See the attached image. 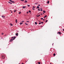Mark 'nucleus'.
<instances>
[{
	"instance_id": "nucleus-1",
	"label": "nucleus",
	"mask_w": 64,
	"mask_h": 64,
	"mask_svg": "<svg viewBox=\"0 0 64 64\" xmlns=\"http://www.w3.org/2000/svg\"><path fill=\"white\" fill-rule=\"evenodd\" d=\"M2 58L3 59H5V56L4 55H2L1 56Z\"/></svg>"
},
{
	"instance_id": "nucleus-43",
	"label": "nucleus",
	"mask_w": 64,
	"mask_h": 64,
	"mask_svg": "<svg viewBox=\"0 0 64 64\" xmlns=\"http://www.w3.org/2000/svg\"><path fill=\"white\" fill-rule=\"evenodd\" d=\"M13 38V37H12V38Z\"/></svg>"
},
{
	"instance_id": "nucleus-53",
	"label": "nucleus",
	"mask_w": 64,
	"mask_h": 64,
	"mask_svg": "<svg viewBox=\"0 0 64 64\" xmlns=\"http://www.w3.org/2000/svg\"><path fill=\"white\" fill-rule=\"evenodd\" d=\"M43 14H44V13H43Z\"/></svg>"
},
{
	"instance_id": "nucleus-27",
	"label": "nucleus",
	"mask_w": 64,
	"mask_h": 64,
	"mask_svg": "<svg viewBox=\"0 0 64 64\" xmlns=\"http://www.w3.org/2000/svg\"><path fill=\"white\" fill-rule=\"evenodd\" d=\"M40 11H43V10H42V9H40Z\"/></svg>"
},
{
	"instance_id": "nucleus-17",
	"label": "nucleus",
	"mask_w": 64,
	"mask_h": 64,
	"mask_svg": "<svg viewBox=\"0 0 64 64\" xmlns=\"http://www.w3.org/2000/svg\"><path fill=\"white\" fill-rule=\"evenodd\" d=\"M35 24H36V25H37V23L36 22H35Z\"/></svg>"
},
{
	"instance_id": "nucleus-20",
	"label": "nucleus",
	"mask_w": 64,
	"mask_h": 64,
	"mask_svg": "<svg viewBox=\"0 0 64 64\" xmlns=\"http://www.w3.org/2000/svg\"><path fill=\"white\" fill-rule=\"evenodd\" d=\"M10 25H11L12 26H13V24H10Z\"/></svg>"
},
{
	"instance_id": "nucleus-5",
	"label": "nucleus",
	"mask_w": 64,
	"mask_h": 64,
	"mask_svg": "<svg viewBox=\"0 0 64 64\" xmlns=\"http://www.w3.org/2000/svg\"><path fill=\"white\" fill-rule=\"evenodd\" d=\"M16 38V36H14L13 40H15V39Z\"/></svg>"
},
{
	"instance_id": "nucleus-6",
	"label": "nucleus",
	"mask_w": 64,
	"mask_h": 64,
	"mask_svg": "<svg viewBox=\"0 0 64 64\" xmlns=\"http://www.w3.org/2000/svg\"><path fill=\"white\" fill-rule=\"evenodd\" d=\"M16 36H18V33H16Z\"/></svg>"
},
{
	"instance_id": "nucleus-24",
	"label": "nucleus",
	"mask_w": 64,
	"mask_h": 64,
	"mask_svg": "<svg viewBox=\"0 0 64 64\" xmlns=\"http://www.w3.org/2000/svg\"><path fill=\"white\" fill-rule=\"evenodd\" d=\"M56 55V54H54V56H55Z\"/></svg>"
},
{
	"instance_id": "nucleus-4",
	"label": "nucleus",
	"mask_w": 64,
	"mask_h": 64,
	"mask_svg": "<svg viewBox=\"0 0 64 64\" xmlns=\"http://www.w3.org/2000/svg\"><path fill=\"white\" fill-rule=\"evenodd\" d=\"M26 7V6H24L22 7V8H23L24 9V8H25Z\"/></svg>"
},
{
	"instance_id": "nucleus-35",
	"label": "nucleus",
	"mask_w": 64,
	"mask_h": 64,
	"mask_svg": "<svg viewBox=\"0 0 64 64\" xmlns=\"http://www.w3.org/2000/svg\"><path fill=\"white\" fill-rule=\"evenodd\" d=\"M43 18H41V20H43Z\"/></svg>"
},
{
	"instance_id": "nucleus-32",
	"label": "nucleus",
	"mask_w": 64,
	"mask_h": 64,
	"mask_svg": "<svg viewBox=\"0 0 64 64\" xmlns=\"http://www.w3.org/2000/svg\"><path fill=\"white\" fill-rule=\"evenodd\" d=\"M42 24H43V22H40Z\"/></svg>"
},
{
	"instance_id": "nucleus-21",
	"label": "nucleus",
	"mask_w": 64,
	"mask_h": 64,
	"mask_svg": "<svg viewBox=\"0 0 64 64\" xmlns=\"http://www.w3.org/2000/svg\"><path fill=\"white\" fill-rule=\"evenodd\" d=\"M16 10H14V12H16Z\"/></svg>"
},
{
	"instance_id": "nucleus-26",
	"label": "nucleus",
	"mask_w": 64,
	"mask_h": 64,
	"mask_svg": "<svg viewBox=\"0 0 64 64\" xmlns=\"http://www.w3.org/2000/svg\"><path fill=\"white\" fill-rule=\"evenodd\" d=\"M10 2H12V0H10Z\"/></svg>"
},
{
	"instance_id": "nucleus-10",
	"label": "nucleus",
	"mask_w": 64,
	"mask_h": 64,
	"mask_svg": "<svg viewBox=\"0 0 64 64\" xmlns=\"http://www.w3.org/2000/svg\"><path fill=\"white\" fill-rule=\"evenodd\" d=\"M25 24H26V25H28V24L26 22L25 23Z\"/></svg>"
},
{
	"instance_id": "nucleus-23",
	"label": "nucleus",
	"mask_w": 64,
	"mask_h": 64,
	"mask_svg": "<svg viewBox=\"0 0 64 64\" xmlns=\"http://www.w3.org/2000/svg\"><path fill=\"white\" fill-rule=\"evenodd\" d=\"M38 11H40V8H38Z\"/></svg>"
},
{
	"instance_id": "nucleus-40",
	"label": "nucleus",
	"mask_w": 64,
	"mask_h": 64,
	"mask_svg": "<svg viewBox=\"0 0 64 64\" xmlns=\"http://www.w3.org/2000/svg\"><path fill=\"white\" fill-rule=\"evenodd\" d=\"M11 13H13V12H12V11H11Z\"/></svg>"
},
{
	"instance_id": "nucleus-39",
	"label": "nucleus",
	"mask_w": 64,
	"mask_h": 64,
	"mask_svg": "<svg viewBox=\"0 0 64 64\" xmlns=\"http://www.w3.org/2000/svg\"><path fill=\"white\" fill-rule=\"evenodd\" d=\"M62 30L63 31H64V29H63Z\"/></svg>"
},
{
	"instance_id": "nucleus-42",
	"label": "nucleus",
	"mask_w": 64,
	"mask_h": 64,
	"mask_svg": "<svg viewBox=\"0 0 64 64\" xmlns=\"http://www.w3.org/2000/svg\"><path fill=\"white\" fill-rule=\"evenodd\" d=\"M38 6H40V4H38Z\"/></svg>"
},
{
	"instance_id": "nucleus-29",
	"label": "nucleus",
	"mask_w": 64,
	"mask_h": 64,
	"mask_svg": "<svg viewBox=\"0 0 64 64\" xmlns=\"http://www.w3.org/2000/svg\"><path fill=\"white\" fill-rule=\"evenodd\" d=\"M29 13H30V12H31V11L30 10H29Z\"/></svg>"
},
{
	"instance_id": "nucleus-13",
	"label": "nucleus",
	"mask_w": 64,
	"mask_h": 64,
	"mask_svg": "<svg viewBox=\"0 0 64 64\" xmlns=\"http://www.w3.org/2000/svg\"><path fill=\"white\" fill-rule=\"evenodd\" d=\"M12 3H15V2L13 1H12Z\"/></svg>"
},
{
	"instance_id": "nucleus-55",
	"label": "nucleus",
	"mask_w": 64,
	"mask_h": 64,
	"mask_svg": "<svg viewBox=\"0 0 64 64\" xmlns=\"http://www.w3.org/2000/svg\"><path fill=\"white\" fill-rule=\"evenodd\" d=\"M50 64H51V63H50Z\"/></svg>"
},
{
	"instance_id": "nucleus-49",
	"label": "nucleus",
	"mask_w": 64,
	"mask_h": 64,
	"mask_svg": "<svg viewBox=\"0 0 64 64\" xmlns=\"http://www.w3.org/2000/svg\"><path fill=\"white\" fill-rule=\"evenodd\" d=\"M41 15H42V14H41Z\"/></svg>"
},
{
	"instance_id": "nucleus-47",
	"label": "nucleus",
	"mask_w": 64,
	"mask_h": 64,
	"mask_svg": "<svg viewBox=\"0 0 64 64\" xmlns=\"http://www.w3.org/2000/svg\"><path fill=\"white\" fill-rule=\"evenodd\" d=\"M28 12H27V14H28Z\"/></svg>"
},
{
	"instance_id": "nucleus-18",
	"label": "nucleus",
	"mask_w": 64,
	"mask_h": 64,
	"mask_svg": "<svg viewBox=\"0 0 64 64\" xmlns=\"http://www.w3.org/2000/svg\"><path fill=\"white\" fill-rule=\"evenodd\" d=\"M22 24H23V23H22V22H20V25H21Z\"/></svg>"
},
{
	"instance_id": "nucleus-31",
	"label": "nucleus",
	"mask_w": 64,
	"mask_h": 64,
	"mask_svg": "<svg viewBox=\"0 0 64 64\" xmlns=\"http://www.w3.org/2000/svg\"><path fill=\"white\" fill-rule=\"evenodd\" d=\"M38 64H40V62H38Z\"/></svg>"
},
{
	"instance_id": "nucleus-30",
	"label": "nucleus",
	"mask_w": 64,
	"mask_h": 64,
	"mask_svg": "<svg viewBox=\"0 0 64 64\" xmlns=\"http://www.w3.org/2000/svg\"><path fill=\"white\" fill-rule=\"evenodd\" d=\"M2 35H3L4 34V33H2Z\"/></svg>"
},
{
	"instance_id": "nucleus-36",
	"label": "nucleus",
	"mask_w": 64,
	"mask_h": 64,
	"mask_svg": "<svg viewBox=\"0 0 64 64\" xmlns=\"http://www.w3.org/2000/svg\"><path fill=\"white\" fill-rule=\"evenodd\" d=\"M47 21H48V20H46V22H47Z\"/></svg>"
},
{
	"instance_id": "nucleus-28",
	"label": "nucleus",
	"mask_w": 64,
	"mask_h": 64,
	"mask_svg": "<svg viewBox=\"0 0 64 64\" xmlns=\"http://www.w3.org/2000/svg\"><path fill=\"white\" fill-rule=\"evenodd\" d=\"M33 8H35V6H32Z\"/></svg>"
},
{
	"instance_id": "nucleus-33",
	"label": "nucleus",
	"mask_w": 64,
	"mask_h": 64,
	"mask_svg": "<svg viewBox=\"0 0 64 64\" xmlns=\"http://www.w3.org/2000/svg\"><path fill=\"white\" fill-rule=\"evenodd\" d=\"M22 23H23V22H24V21H22Z\"/></svg>"
},
{
	"instance_id": "nucleus-8",
	"label": "nucleus",
	"mask_w": 64,
	"mask_h": 64,
	"mask_svg": "<svg viewBox=\"0 0 64 64\" xmlns=\"http://www.w3.org/2000/svg\"><path fill=\"white\" fill-rule=\"evenodd\" d=\"M37 9H38V8H39V6H38L37 7H36Z\"/></svg>"
},
{
	"instance_id": "nucleus-15",
	"label": "nucleus",
	"mask_w": 64,
	"mask_h": 64,
	"mask_svg": "<svg viewBox=\"0 0 64 64\" xmlns=\"http://www.w3.org/2000/svg\"><path fill=\"white\" fill-rule=\"evenodd\" d=\"M47 17V16L46 15L45 16H44V18H46V17Z\"/></svg>"
},
{
	"instance_id": "nucleus-52",
	"label": "nucleus",
	"mask_w": 64,
	"mask_h": 64,
	"mask_svg": "<svg viewBox=\"0 0 64 64\" xmlns=\"http://www.w3.org/2000/svg\"><path fill=\"white\" fill-rule=\"evenodd\" d=\"M40 8V9H41V8Z\"/></svg>"
},
{
	"instance_id": "nucleus-38",
	"label": "nucleus",
	"mask_w": 64,
	"mask_h": 64,
	"mask_svg": "<svg viewBox=\"0 0 64 64\" xmlns=\"http://www.w3.org/2000/svg\"><path fill=\"white\" fill-rule=\"evenodd\" d=\"M26 22H29V21H26Z\"/></svg>"
},
{
	"instance_id": "nucleus-14",
	"label": "nucleus",
	"mask_w": 64,
	"mask_h": 64,
	"mask_svg": "<svg viewBox=\"0 0 64 64\" xmlns=\"http://www.w3.org/2000/svg\"><path fill=\"white\" fill-rule=\"evenodd\" d=\"M8 3H10V4H12V3L10 2H8Z\"/></svg>"
},
{
	"instance_id": "nucleus-37",
	"label": "nucleus",
	"mask_w": 64,
	"mask_h": 64,
	"mask_svg": "<svg viewBox=\"0 0 64 64\" xmlns=\"http://www.w3.org/2000/svg\"><path fill=\"white\" fill-rule=\"evenodd\" d=\"M41 22H39V24H41Z\"/></svg>"
},
{
	"instance_id": "nucleus-3",
	"label": "nucleus",
	"mask_w": 64,
	"mask_h": 64,
	"mask_svg": "<svg viewBox=\"0 0 64 64\" xmlns=\"http://www.w3.org/2000/svg\"><path fill=\"white\" fill-rule=\"evenodd\" d=\"M13 40H14L13 39L12 40V39H10V42H12V41H13Z\"/></svg>"
},
{
	"instance_id": "nucleus-19",
	"label": "nucleus",
	"mask_w": 64,
	"mask_h": 64,
	"mask_svg": "<svg viewBox=\"0 0 64 64\" xmlns=\"http://www.w3.org/2000/svg\"><path fill=\"white\" fill-rule=\"evenodd\" d=\"M43 12L44 13H46V12H45L44 10H43Z\"/></svg>"
},
{
	"instance_id": "nucleus-51",
	"label": "nucleus",
	"mask_w": 64,
	"mask_h": 64,
	"mask_svg": "<svg viewBox=\"0 0 64 64\" xmlns=\"http://www.w3.org/2000/svg\"><path fill=\"white\" fill-rule=\"evenodd\" d=\"M53 45V44H52V45Z\"/></svg>"
},
{
	"instance_id": "nucleus-16",
	"label": "nucleus",
	"mask_w": 64,
	"mask_h": 64,
	"mask_svg": "<svg viewBox=\"0 0 64 64\" xmlns=\"http://www.w3.org/2000/svg\"><path fill=\"white\" fill-rule=\"evenodd\" d=\"M49 1H48L47 2V4H49Z\"/></svg>"
},
{
	"instance_id": "nucleus-50",
	"label": "nucleus",
	"mask_w": 64,
	"mask_h": 64,
	"mask_svg": "<svg viewBox=\"0 0 64 64\" xmlns=\"http://www.w3.org/2000/svg\"><path fill=\"white\" fill-rule=\"evenodd\" d=\"M39 22H40V21H39Z\"/></svg>"
},
{
	"instance_id": "nucleus-11",
	"label": "nucleus",
	"mask_w": 64,
	"mask_h": 64,
	"mask_svg": "<svg viewBox=\"0 0 64 64\" xmlns=\"http://www.w3.org/2000/svg\"><path fill=\"white\" fill-rule=\"evenodd\" d=\"M27 0H25L24 2V3H27Z\"/></svg>"
},
{
	"instance_id": "nucleus-48",
	"label": "nucleus",
	"mask_w": 64,
	"mask_h": 64,
	"mask_svg": "<svg viewBox=\"0 0 64 64\" xmlns=\"http://www.w3.org/2000/svg\"><path fill=\"white\" fill-rule=\"evenodd\" d=\"M38 16H40V14H39Z\"/></svg>"
},
{
	"instance_id": "nucleus-41",
	"label": "nucleus",
	"mask_w": 64,
	"mask_h": 64,
	"mask_svg": "<svg viewBox=\"0 0 64 64\" xmlns=\"http://www.w3.org/2000/svg\"><path fill=\"white\" fill-rule=\"evenodd\" d=\"M32 9L33 10H34V8H32Z\"/></svg>"
},
{
	"instance_id": "nucleus-2",
	"label": "nucleus",
	"mask_w": 64,
	"mask_h": 64,
	"mask_svg": "<svg viewBox=\"0 0 64 64\" xmlns=\"http://www.w3.org/2000/svg\"><path fill=\"white\" fill-rule=\"evenodd\" d=\"M58 33L59 34H60V35H61L62 34V33H61L60 32H58Z\"/></svg>"
},
{
	"instance_id": "nucleus-34",
	"label": "nucleus",
	"mask_w": 64,
	"mask_h": 64,
	"mask_svg": "<svg viewBox=\"0 0 64 64\" xmlns=\"http://www.w3.org/2000/svg\"><path fill=\"white\" fill-rule=\"evenodd\" d=\"M28 7H30V5H28Z\"/></svg>"
},
{
	"instance_id": "nucleus-12",
	"label": "nucleus",
	"mask_w": 64,
	"mask_h": 64,
	"mask_svg": "<svg viewBox=\"0 0 64 64\" xmlns=\"http://www.w3.org/2000/svg\"><path fill=\"white\" fill-rule=\"evenodd\" d=\"M21 12H20L18 13V14H21Z\"/></svg>"
},
{
	"instance_id": "nucleus-22",
	"label": "nucleus",
	"mask_w": 64,
	"mask_h": 64,
	"mask_svg": "<svg viewBox=\"0 0 64 64\" xmlns=\"http://www.w3.org/2000/svg\"><path fill=\"white\" fill-rule=\"evenodd\" d=\"M38 3H35V4L36 5V4H38Z\"/></svg>"
},
{
	"instance_id": "nucleus-25",
	"label": "nucleus",
	"mask_w": 64,
	"mask_h": 64,
	"mask_svg": "<svg viewBox=\"0 0 64 64\" xmlns=\"http://www.w3.org/2000/svg\"><path fill=\"white\" fill-rule=\"evenodd\" d=\"M20 1H22L24 2V0H20Z\"/></svg>"
},
{
	"instance_id": "nucleus-54",
	"label": "nucleus",
	"mask_w": 64,
	"mask_h": 64,
	"mask_svg": "<svg viewBox=\"0 0 64 64\" xmlns=\"http://www.w3.org/2000/svg\"><path fill=\"white\" fill-rule=\"evenodd\" d=\"M26 62H27V61H26Z\"/></svg>"
},
{
	"instance_id": "nucleus-44",
	"label": "nucleus",
	"mask_w": 64,
	"mask_h": 64,
	"mask_svg": "<svg viewBox=\"0 0 64 64\" xmlns=\"http://www.w3.org/2000/svg\"><path fill=\"white\" fill-rule=\"evenodd\" d=\"M36 16L37 17H39V16Z\"/></svg>"
},
{
	"instance_id": "nucleus-45",
	"label": "nucleus",
	"mask_w": 64,
	"mask_h": 64,
	"mask_svg": "<svg viewBox=\"0 0 64 64\" xmlns=\"http://www.w3.org/2000/svg\"><path fill=\"white\" fill-rule=\"evenodd\" d=\"M22 64H24V63H22Z\"/></svg>"
},
{
	"instance_id": "nucleus-7",
	"label": "nucleus",
	"mask_w": 64,
	"mask_h": 64,
	"mask_svg": "<svg viewBox=\"0 0 64 64\" xmlns=\"http://www.w3.org/2000/svg\"><path fill=\"white\" fill-rule=\"evenodd\" d=\"M2 16L3 18H5V17L4 16Z\"/></svg>"
},
{
	"instance_id": "nucleus-9",
	"label": "nucleus",
	"mask_w": 64,
	"mask_h": 64,
	"mask_svg": "<svg viewBox=\"0 0 64 64\" xmlns=\"http://www.w3.org/2000/svg\"><path fill=\"white\" fill-rule=\"evenodd\" d=\"M16 23H17V19L16 20Z\"/></svg>"
},
{
	"instance_id": "nucleus-46",
	"label": "nucleus",
	"mask_w": 64,
	"mask_h": 64,
	"mask_svg": "<svg viewBox=\"0 0 64 64\" xmlns=\"http://www.w3.org/2000/svg\"><path fill=\"white\" fill-rule=\"evenodd\" d=\"M44 20H43L44 21Z\"/></svg>"
}]
</instances>
